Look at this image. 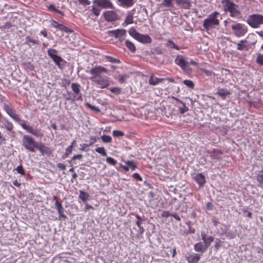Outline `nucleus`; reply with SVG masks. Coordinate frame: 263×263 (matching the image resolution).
Listing matches in <instances>:
<instances>
[{
    "instance_id": "41",
    "label": "nucleus",
    "mask_w": 263,
    "mask_h": 263,
    "mask_svg": "<svg viewBox=\"0 0 263 263\" xmlns=\"http://www.w3.org/2000/svg\"><path fill=\"white\" fill-rule=\"evenodd\" d=\"M48 9L52 11L56 12L58 13H60V14H62V15H64V13H63V12L56 9L54 5H50L48 6Z\"/></svg>"
},
{
    "instance_id": "63",
    "label": "nucleus",
    "mask_w": 263,
    "mask_h": 263,
    "mask_svg": "<svg viewBox=\"0 0 263 263\" xmlns=\"http://www.w3.org/2000/svg\"><path fill=\"white\" fill-rule=\"evenodd\" d=\"M172 216L178 221H180L181 219L180 216L177 214H172Z\"/></svg>"
},
{
    "instance_id": "10",
    "label": "nucleus",
    "mask_w": 263,
    "mask_h": 263,
    "mask_svg": "<svg viewBox=\"0 0 263 263\" xmlns=\"http://www.w3.org/2000/svg\"><path fill=\"white\" fill-rule=\"evenodd\" d=\"M108 34L109 36L118 39L119 41L123 42L125 39L126 31L124 29H116L109 30Z\"/></svg>"
},
{
    "instance_id": "34",
    "label": "nucleus",
    "mask_w": 263,
    "mask_h": 263,
    "mask_svg": "<svg viewBox=\"0 0 263 263\" xmlns=\"http://www.w3.org/2000/svg\"><path fill=\"white\" fill-rule=\"evenodd\" d=\"M125 162L132 171L135 170L137 167L136 163L134 161H126Z\"/></svg>"
},
{
    "instance_id": "30",
    "label": "nucleus",
    "mask_w": 263,
    "mask_h": 263,
    "mask_svg": "<svg viewBox=\"0 0 263 263\" xmlns=\"http://www.w3.org/2000/svg\"><path fill=\"white\" fill-rule=\"evenodd\" d=\"M89 194L83 191H80L79 198L81 199L83 202H86L89 199Z\"/></svg>"
},
{
    "instance_id": "15",
    "label": "nucleus",
    "mask_w": 263,
    "mask_h": 263,
    "mask_svg": "<svg viewBox=\"0 0 263 263\" xmlns=\"http://www.w3.org/2000/svg\"><path fill=\"white\" fill-rule=\"evenodd\" d=\"M81 86L78 83H72L71 84V88L74 92V94L78 97V100H82V95L80 92Z\"/></svg>"
},
{
    "instance_id": "35",
    "label": "nucleus",
    "mask_w": 263,
    "mask_h": 263,
    "mask_svg": "<svg viewBox=\"0 0 263 263\" xmlns=\"http://www.w3.org/2000/svg\"><path fill=\"white\" fill-rule=\"evenodd\" d=\"M105 58L106 59H107V60L108 61H109V62L111 63H120V61L118 59H116V58H114L112 57H110V56H109V55H105Z\"/></svg>"
},
{
    "instance_id": "5",
    "label": "nucleus",
    "mask_w": 263,
    "mask_h": 263,
    "mask_svg": "<svg viewBox=\"0 0 263 263\" xmlns=\"http://www.w3.org/2000/svg\"><path fill=\"white\" fill-rule=\"evenodd\" d=\"M128 33L134 39L143 44H148L152 42V39L148 35L141 34L134 28H130L129 29Z\"/></svg>"
},
{
    "instance_id": "43",
    "label": "nucleus",
    "mask_w": 263,
    "mask_h": 263,
    "mask_svg": "<svg viewBox=\"0 0 263 263\" xmlns=\"http://www.w3.org/2000/svg\"><path fill=\"white\" fill-rule=\"evenodd\" d=\"M58 29L61 31H64L66 32H71V30L70 29H69L68 28L61 24L59 25Z\"/></svg>"
},
{
    "instance_id": "64",
    "label": "nucleus",
    "mask_w": 263,
    "mask_h": 263,
    "mask_svg": "<svg viewBox=\"0 0 263 263\" xmlns=\"http://www.w3.org/2000/svg\"><path fill=\"white\" fill-rule=\"evenodd\" d=\"M206 209H208V210H212V208H213L212 203L211 202H208L206 204Z\"/></svg>"
},
{
    "instance_id": "23",
    "label": "nucleus",
    "mask_w": 263,
    "mask_h": 263,
    "mask_svg": "<svg viewBox=\"0 0 263 263\" xmlns=\"http://www.w3.org/2000/svg\"><path fill=\"white\" fill-rule=\"evenodd\" d=\"M165 80V79L164 78H158L154 76H152L149 78L148 83L150 85H156L159 83H161Z\"/></svg>"
},
{
    "instance_id": "49",
    "label": "nucleus",
    "mask_w": 263,
    "mask_h": 263,
    "mask_svg": "<svg viewBox=\"0 0 263 263\" xmlns=\"http://www.w3.org/2000/svg\"><path fill=\"white\" fill-rule=\"evenodd\" d=\"M128 77L127 75H119L118 81L120 83H124L126 79Z\"/></svg>"
},
{
    "instance_id": "19",
    "label": "nucleus",
    "mask_w": 263,
    "mask_h": 263,
    "mask_svg": "<svg viewBox=\"0 0 263 263\" xmlns=\"http://www.w3.org/2000/svg\"><path fill=\"white\" fill-rule=\"evenodd\" d=\"M36 149H37L42 155H49L51 153L50 148L45 146L42 143H39Z\"/></svg>"
},
{
    "instance_id": "4",
    "label": "nucleus",
    "mask_w": 263,
    "mask_h": 263,
    "mask_svg": "<svg viewBox=\"0 0 263 263\" xmlns=\"http://www.w3.org/2000/svg\"><path fill=\"white\" fill-rule=\"evenodd\" d=\"M220 13L217 11H214L205 18L203 23V26L204 28L208 31L210 29L213 28L215 26H218L220 23L219 18L220 17Z\"/></svg>"
},
{
    "instance_id": "18",
    "label": "nucleus",
    "mask_w": 263,
    "mask_h": 263,
    "mask_svg": "<svg viewBox=\"0 0 263 263\" xmlns=\"http://www.w3.org/2000/svg\"><path fill=\"white\" fill-rule=\"evenodd\" d=\"M120 6L128 8L132 7L135 3V0H118Z\"/></svg>"
},
{
    "instance_id": "28",
    "label": "nucleus",
    "mask_w": 263,
    "mask_h": 263,
    "mask_svg": "<svg viewBox=\"0 0 263 263\" xmlns=\"http://www.w3.org/2000/svg\"><path fill=\"white\" fill-rule=\"evenodd\" d=\"M125 45L126 47L130 50V52L134 53L136 51V48L135 44L129 40L125 41Z\"/></svg>"
},
{
    "instance_id": "31",
    "label": "nucleus",
    "mask_w": 263,
    "mask_h": 263,
    "mask_svg": "<svg viewBox=\"0 0 263 263\" xmlns=\"http://www.w3.org/2000/svg\"><path fill=\"white\" fill-rule=\"evenodd\" d=\"M4 109L9 116L15 112L11 106L7 104L4 105Z\"/></svg>"
},
{
    "instance_id": "44",
    "label": "nucleus",
    "mask_w": 263,
    "mask_h": 263,
    "mask_svg": "<svg viewBox=\"0 0 263 263\" xmlns=\"http://www.w3.org/2000/svg\"><path fill=\"white\" fill-rule=\"evenodd\" d=\"M86 106H87L89 108L91 109L92 110H94L97 112H99L100 111V109L95 106H93L89 103H86L85 104Z\"/></svg>"
},
{
    "instance_id": "22",
    "label": "nucleus",
    "mask_w": 263,
    "mask_h": 263,
    "mask_svg": "<svg viewBox=\"0 0 263 263\" xmlns=\"http://www.w3.org/2000/svg\"><path fill=\"white\" fill-rule=\"evenodd\" d=\"M200 258V256L197 254H190L186 257L188 263H198Z\"/></svg>"
},
{
    "instance_id": "39",
    "label": "nucleus",
    "mask_w": 263,
    "mask_h": 263,
    "mask_svg": "<svg viewBox=\"0 0 263 263\" xmlns=\"http://www.w3.org/2000/svg\"><path fill=\"white\" fill-rule=\"evenodd\" d=\"M133 23V17L132 14L128 15L125 20L124 23L126 24V25H129L130 24H132Z\"/></svg>"
},
{
    "instance_id": "60",
    "label": "nucleus",
    "mask_w": 263,
    "mask_h": 263,
    "mask_svg": "<svg viewBox=\"0 0 263 263\" xmlns=\"http://www.w3.org/2000/svg\"><path fill=\"white\" fill-rule=\"evenodd\" d=\"M57 167L60 168L61 170H66V166L61 163H58L57 164Z\"/></svg>"
},
{
    "instance_id": "56",
    "label": "nucleus",
    "mask_w": 263,
    "mask_h": 263,
    "mask_svg": "<svg viewBox=\"0 0 263 263\" xmlns=\"http://www.w3.org/2000/svg\"><path fill=\"white\" fill-rule=\"evenodd\" d=\"M133 177L138 181H142V178L139 173H134L133 175Z\"/></svg>"
},
{
    "instance_id": "20",
    "label": "nucleus",
    "mask_w": 263,
    "mask_h": 263,
    "mask_svg": "<svg viewBox=\"0 0 263 263\" xmlns=\"http://www.w3.org/2000/svg\"><path fill=\"white\" fill-rule=\"evenodd\" d=\"M177 4L183 9H190L192 5L189 0H175Z\"/></svg>"
},
{
    "instance_id": "24",
    "label": "nucleus",
    "mask_w": 263,
    "mask_h": 263,
    "mask_svg": "<svg viewBox=\"0 0 263 263\" xmlns=\"http://www.w3.org/2000/svg\"><path fill=\"white\" fill-rule=\"evenodd\" d=\"M216 94L221 97L222 98H224L230 94V92L229 90L225 88H218Z\"/></svg>"
},
{
    "instance_id": "26",
    "label": "nucleus",
    "mask_w": 263,
    "mask_h": 263,
    "mask_svg": "<svg viewBox=\"0 0 263 263\" xmlns=\"http://www.w3.org/2000/svg\"><path fill=\"white\" fill-rule=\"evenodd\" d=\"M166 47L170 49H174L177 50H179L181 48L178 46L173 40H168L166 44Z\"/></svg>"
},
{
    "instance_id": "50",
    "label": "nucleus",
    "mask_w": 263,
    "mask_h": 263,
    "mask_svg": "<svg viewBox=\"0 0 263 263\" xmlns=\"http://www.w3.org/2000/svg\"><path fill=\"white\" fill-rule=\"evenodd\" d=\"M112 135L114 137H122L124 136V133L120 130H114L112 132Z\"/></svg>"
},
{
    "instance_id": "38",
    "label": "nucleus",
    "mask_w": 263,
    "mask_h": 263,
    "mask_svg": "<svg viewBox=\"0 0 263 263\" xmlns=\"http://www.w3.org/2000/svg\"><path fill=\"white\" fill-rule=\"evenodd\" d=\"M256 62L259 65H263V54L258 53L256 59Z\"/></svg>"
},
{
    "instance_id": "7",
    "label": "nucleus",
    "mask_w": 263,
    "mask_h": 263,
    "mask_svg": "<svg viewBox=\"0 0 263 263\" xmlns=\"http://www.w3.org/2000/svg\"><path fill=\"white\" fill-rule=\"evenodd\" d=\"M232 33L237 37L243 36L248 32V27L244 24L236 23L231 26Z\"/></svg>"
},
{
    "instance_id": "55",
    "label": "nucleus",
    "mask_w": 263,
    "mask_h": 263,
    "mask_svg": "<svg viewBox=\"0 0 263 263\" xmlns=\"http://www.w3.org/2000/svg\"><path fill=\"white\" fill-rule=\"evenodd\" d=\"M10 117L13 120H14V121H15L17 122H18L21 120L19 116L17 114H16L15 112L12 115H11Z\"/></svg>"
},
{
    "instance_id": "48",
    "label": "nucleus",
    "mask_w": 263,
    "mask_h": 263,
    "mask_svg": "<svg viewBox=\"0 0 263 263\" xmlns=\"http://www.w3.org/2000/svg\"><path fill=\"white\" fill-rule=\"evenodd\" d=\"M16 171L18 173L22 175H24L25 174V171L22 165L17 166V167L16 168Z\"/></svg>"
},
{
    "instance_id": "6",
    "label": "nucleus",
    "mask_w": 263,
    "mask_h": 263,
    "mask_svg": "<svg viewBox=\"0 0 263 263\" xmlns=\"http://www.w3.org/2000/svg\"><path fill=\"white\" fill-rule=\"evenodd\" d=\"M39 143L29 135H24L22 139L23 146L31 152H34Z\"/></svg>"
},
{
    "instance_id": "29",
    "label": "nucleus",
    "mask_w": 263,
    "mask_h": 263,
    "mask_svg": "<svg viewBox=\"0 0 263 263\" xmlns=\"http://www.w3.org/2000/svg\"><path fill=\"white\" fill-rule=\"evenodd\" d=\"M65 99L67 101H75L78 100V97L74 93H72L70 92H67V94L64 95Z\"/></svg>"
},
{
    "instance_id": "33",
    "label": "nucleus",
    "mask_w": 263,
    "mask_h": 263,
    "mask_svg": "<svg viewBox=\"0 0 263 263\" xmlns=\"http://www.w3.org/2000/svg\"><path fill=\"white\" fill-rule=\"evenodd\" d=\"M221 153L219 150H213L210 153V157L213 159H218Z\"/></svg>"
},
{
    "instance_id": "54",
    "label": "nucleus",
    "mask_w": 263,
    "mask_h": 263,
    "mask_svg": "<svg viewBox=\"0 0 263 263\" xmlns=\"http://www.w3.org/2000/svg\"><path fill=\"white\" fill-rule=\"evenodd\" d=\"M10 117L13 120H14V121H15L17 122H18L21 120L19 116L17 114H16L15 112L12 115H11Z\"/></svg>"
},
{
    "instance_id": "40",
    "label": "nucleus",
    "mask_w": 263,
    "mask_h": 263,
    "mask_svg": "<svg viewBox=\"0 0 263 263\" xmlns=\"http://www.w3.org/2000/svg\"><path fill=\"white\" fill-rule=\"evenodd\" d=\"M109 90L113 93L116 95H119L121 92V88L117 87L110 88Z\"/></svg>"
},
{
    "instance_id": "16",
    "label": "nucleus",
    "mask_w": 263,
    "mask_h": 263,
    "mask_svg": "<svg viewBox=\"0 0 263 263\" xmlns=\"http://www.w3.org/2000/svg\"><path fill=\"white\" fill-rule=\"evenodd\" d=\"M194 179L200 186H203L205 183V176L202 173H198L196 174L194 176Z\"/></svg>"
},
{
    "instance_id": "1",
    "label": "nucleus",
    "mask_w": 263,
    "mask_h": 263,
    "mask_svg": "<svg viewBox=\"0 0 263 263\" xmlns=\"http://www.w3.org/2000/svg\"><path fill=\"white\" fill-rule=\"evenodd\" d=\"M92 75L89 79L98 85L100 88H105L109 85V82L107 78L101 76L102 73H107L108 70L102 66H97L92 68L90 71Z\"/></svg>"
},
{
    "instance_id": "42",
    "label": "nucleus",
    "mask_w": 263,
    "mask_h": 263,
    "mask_svg": "<svg viewBox=\"0 0 263 263\" xmlns=\"http://www.w3.org/2000/svg\"><path fill=\"white\" fill-rule=\"evenodd\" d=\"M183 84L191 88H193L194 86L193 82L192 81L189 80H184Z\"/></svg>"
},
{
    "instance_id": "45",
    "label": "nucleus",
    "mask_w": 263,
    "mask_h": 263,
    "mask_svg": "<svg viewBox=\"0 0 263 263\" xmlns=\"http://www.w3.org/2000/svg\"><path fill=\"white\" fill-rule=\"evenodd\" d=\"M106 162L109 164L115 165L117 164V161L111 157H107L106 158Z\"/></svg>"
},
{
    "instance_id": "2",
    "label": "nucleus",
    "mask_w": 263,
    "mask_h": 263,
    "mask_svg": "<svg viewBox=\"0 0 263 263\" xmlns=\"http://www.w3.org/2000/svg\"><path fill=\"white\" fill-rule=\"evenodd\" d=\"M221 4L225 12H229L230 16L236 19H241L242 15L238 5L231 0H222Z\"/></svg>"
},
{
    "instance_id": "37",
    "label": "nucleus",
    "mask_w": 263,
    "mask_h": 263,
    "mask_svg": "<svg viewBox=\"0 0 263 263\" xmlns=\"http://www.w3.org/2000/svg\"><path fill=\"white\" fill-rule=\"evenodd\" d=\"M95 151H96V152H97L99 154H101L103 156H107V153L105 152V149L103 147H98L95 149Z\"/></svg>"
},
{
    "instance_id": "46",
    "label": "nucleus",
    "mask_w": 263,
    "mask_h": 263,
    "mask_svg": "<svg viewBox=\"0 0 263 263\" xmlns=\"http://www.w3.org/2000/svg\"><path fill=\"white\" fill-rule=\"evenodd\" d=\"M257 180L260 183H263V171L259 172L257 176Z\"/></svg>"
},
{
    "instance_id": "12",
    "label": "nucleus",
    "mask_w": 263,
    "mask_h": 263,
    "mask_svg": "<svg viewBox=\"0 0 263 263\" xmlns=\"http://www.w3.org/2000/svg\"><path fill=\"white\" fill-rule=\"evenodd\" d=\"M0 127L1 128H6L8 131H11L13 129V124L5 118H3L1 116L0 118Z\"/></svg>"
},
{
    "instance_id": "9",
    "label": "nucleus",
    "mask_w": 263,
    "mask_h": 263,
    "mask_svg": "<svg viewBox=\"0 0 263 263\" xmlns=\"http://www.w3.org/2000/svg\"><path fill=\"white\" fill-rule=\"evenodd\" d=\"M21 126L28 133H30L36 138H42L43 137V133L40 129L34 128L31 126L25 123L24 122L20 123Z\"/></svg>"
},
{
    "instance_id": "3",
    "label": "nucleus",
    "mask_w": 263,
    "mask_h": 263,
    "mask_svg": "<svg viewBox=\"0 0 263 263\" xmlns=\"http://www.w3.org/2000/svg\"><path fill=\"white\" fill-rule=\"evenodd\" d=\"M187 59L182 55H177L175 59V63L180 67L183 71L190 72L192 71V69L190 68V65H192L198 67V63L192 59H190L189 61Z\"/></svg>"
},
{
    "instance_id": "53",
    "label": "nucleus",
    "mask_w": 263,
    "mask_h": 263,
    "mask_svg": "<svg viewBox=\"0 0 263 263\" xmlns=\"http://www.w3.org/2000/svg\"><path fill=\"white\" fill-rule=\"evenodd\" d=\"M91 11L96 16H98L100 14V9L98 8L93 6Z\"/></svg>"
},
{
    "instance_id": "59",
    "label": "nucleus",
    "mask_w": 263,
    "mask_h": 263,
    "mask_svg": "<svg viewBox=\"0 0 263 263\" xmlns=\"http://www.w3.org/2000/svg\"><path fill=\"white\" fill-rule=\"evenodd\" d=\"M226 236H227V238L230 239H233L235 237V234H234L232 232H230L227 233Z\"/></svg>"
},
{
    "instance_id": "32",
    "label": "nucleus",
    "mask_w": 263,
    "mask_h": 263,
    "mask_svg": "<svg viewBox=\"0 0 263 263\" xmlns=\"http://www.w3.org/2000/svg\"><path fill=\"white\" fill-rule=\"evenodd\" d=\"M214 238L213 237L210 236L206 237V238L203 240L204 243V246L206 247L207 249L210 246L211 243L214 241Z\"/></svg>"
},
{
    "instance_id": "13",
    "label": "nucleus",
    "mask_w": 263,
    "mask_h": 263,
    "mask_svg": "<svg viewBox=\"0 0 263 263\" xmlns=\"http://www.w3.org/2000/svg\"><path fill=\"white\" fill-rule=\"evenodd\" d=\"M93 2L103 8H114L113 4L109 0H95Z\"/></svg>"
},
{
    "instance_id": "58",
    "label": "nucleus",
    "mask_w": 263,
    "mask_h": 263,
    "mask_svg": "<svg viewBox=\"0 0 263 263\" xmlns=\"http://www.w3.org/2000/svg\"><path fill=\"white\" fill-rule=\"evenodd\" d=\"M201 70L204 73V74L207 76H211L212 74H213V72L211 71H210L209 70H207L206 69H204V68H202L201 69Z\"/></svg>"
},
{
    "instance_id": "14",
    "label": "nucleus",
    "mask_w": 263,
    "mask_h": 263,
    "mask_svg": "<svg viewBox=\"0 0 263 263\" xmlns=\"http://www.w3.org/2000/svg\"><path fill=\"white\" fill-rule=\"evenodd\" d=\"M104 16L107 21H116L118 19V15L113 11H106L104 13Z\"/></svg>"
},
{
    "instance_id": "52",
    "label": "nucleus",
    "mask_w": 263,
    "mask_h": 263,
    "mask_svg": "<svg viewBox=\"0 0 263 263\" xmlns=\"http://www.w3.org/2000/svg\"><path fill=\"white\" fill-rule=\"evenodd\" d=\"M72 149L71 147L70 146H68L66 149V151H65V157H64V158H65L66 157H67L70 154H71L72 153Z\"/></svg>"
},
{
    "instance_id": "61",
    "label": "nucleus",
    "mask_w": 263,
    "mask_h": 263,
    "mask_svg": "<svg viewBox=\"0 0 263 263\" xmlns=\"http://www.w3.org/2000/svg\"><path fill=\"white\" fill-rule=\"evenodd\" d=\"M170 216H172V214L170 213L168 211H164L162 214V216L163 217H168Z\"/></svg>"
},
{
    "instance_id": "11",
    "label": "nucleus",
    "mask_w": 263,
    "mask_h": 263,
    "mask_svg": "<svg viewBox=\"0 0 263 263\" xmlns=\"http://www.w3.org/2000/svg\"><path fill=\"white\" fill-rule=\"evenodd\" d=\"M57 50L54 49L50 48L47 50L48 55L52 59L55 64L60 67L61 63L63 62V60L57 54Z\"/></svg>"
},
{
    "instance_id": "47",
    "label": "nucleus",
    "mask_w": 263,
    "mask_h": 263,
    "mask_svg": "<svg viewBox=\"0 0 263 263\" xmlns=\"http://www.w3.org/2000/svg\"><path fill=\"white\" fill-rule=\"evenodd\" d=\"M25 40H26V43H32L33 44H39L37 41H36V40L32 39L29 36H26Z\"/></svg>"
},
{
    "instance_id": "51",
    "label": "nucleus",
    "mask_w": 263,
    "mask_h": 263,
    "mask_svg": "<svg viewBox=\"0 0 263 263\" xmlns=\"http://www.w3.org/2000/svg\"><path fill=\"white\" fill-rule=\"evenodd\" d=\"M82 157H83V156L82 154H78V155H74L72 157L71 159L69 161V163H71L72 160H75L76 159H79L80 160L82 159Z\"/></svg>"
},
{
    "instance_id": "17",
    "label": "nucleus",
    "mask_w": 263,
    "mask_h": 263,
    "mask_svg": "<svg viewBox=\"0 0 263 263\" xmlns=\"http://www.w3.org/2000/svg\"><path fill=\"white\" fill-rule=\"evenodd\" d=\"M55 208L57 210L59 217L66 218V216L64 214V209L62 204L56 200L54 204Z\"/></svg>"
},
{
    "instance_id": "8",
    "label": "nucleus",
    "mask_w": 263,
    "mask_h": 263,
    "mask_svg": "<svg viewBox=\"0 0 263 263\" xmlns=\"http://www.w3.org/2000/svg\"><path fill=\"white\" fill-rule=\"evenodd\" d=\"M247 23L253 28H259L263 25V15L259 14H252L249 16Z\"/></svg>"
},
{
    "instance_id": "57",
    "label": "nucleus",
    "mask_w": 263,
    "mask_h": 263,
    "mask_svg": "<svg viewBox=\"0 0 263 263\" xmlns=\"http://www.w3.org/2000/svg\"><path fill=\"white\" fill-rule=\"evenodd\" d=\"M78 2L83 6L89 5L90 4V2L88 0H77Z\"/></svg>"
},
{
    "instance_id": "21",
    "label": "nucleus",
    "mask_w": 263,
    "mask_h": 263,
    "mask_svg": "<svg viewBox=\"0 0 263 263\" xmlns=\"http://www.w3.org/2000/svg\"><path fill=\"white\" fill-rule=\"evenodd\" d=\"M249 43L246 40H242L237 44V49L238 50H247Z\"/></svg>"
},
{
    "instance_id": "27",
    "label": "nucleus",
    "mask_w": 263,
    "mask_h": 263,
    "mask_svg": "<svg viewBox=\"0 0 263 263\" xmlns=\"http://www.w3.org/2000/svg\"><path fill=\"white\" fill-rule=\"evenodd\" d=\"M173 99H175L176 101H178L180 104L182 105V107H179V112L181 114H183L188 111L189 108L185 105V104L181 101L179 100L178 99L173 97Z\"/></svg>"
},
{
    "instance_id": "25",
    "label": "nucleus",
    "mask_w": 263,
    "mask_h": 263,
    "mask_svg": "<svg viewBox=\"0 0 263 263\" xmlns=\"http://www.w3.org/2000/svg\"><path fill=\"white\" fill-rule=\"evenodd\" d=\"M194 249L196 252H203L207 248L204 245L202 244V242H199L195 245Z\"/></svg>"
},
{
    "instance_id": "62",
    "label": "nucleus",
    "mask_w": 263,
    "mask_h": 263,
    "mask_svg": "<svg viewBox=\"0 0 263 263\" xmlns=\"http://www.w3.org/2000/svg\"><path fill=\"white\" fill-rule=\"evenodd\" d=\"M60 24L58 23L57 22H56L55 21H52V26L53 27L56 28H58Z\"/></svg>"
},
{
    "instance_id": "36",
    "label": "nucleus",
    "mask_w": 263,
    "mask_h": 263,
    "mask_svg": "<svg viewBox=\"0 0 263 263\" xmlns=\"http://www.w3.org/2000/svg\"><path fill=\"white\" fill-rule=\"evenodd\" d=\"M101 139L104 143H110L112 140L111 137L110 136L105 135L102 136Z\"/></svg>"
}]
</instances>
